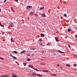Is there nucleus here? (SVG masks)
<instances>
[{
	"label": "nucleus",
	"mask_w": 77,
	"mask_h": 77,
	"mask_svg": "<svg viewBox=\"0 0 77 77\" xmlns=\"http://www.w3.org/2000/svg\"><path fill=\"white\" fill-rule=\"evenodd\" d=\"M41 45V46H42V44H40V45Z\"/></svg>",
	"instance_id": "nucleus-40"
},
{
	"label": "nucleus",
	"mask_w": 77,
	"mask_h": 77,
	"mask_svg": "<svg viewBox=\"0 0 77 77\" xmlns=\"http://www.w3.org/2000/svg\"><path fill=\"white\" fill-rule=\"evenodd\" d=\"M0 77H5V75H1V76H0Z\"/></svg>",
	"instance_id": "nucleus-26"
},
{
	"label": "nucleus",
	"mask_w": 77,
	"mask_h": 77,
	"mask_svg": "<svg viewBox=\"0 0 77 77\" xmlns=\"http://www.w3.org/2000/svg\"><path fill=\"white\" fill-rule=\"evenodd\" d=\"M5 77H9V75H5Z\"/></svg>",
	"instance_id": "nucleus-25"
},
{
	"label": "nucleus",
	"mask_w": 77,
	"mask_h": 77,
	"mask_svg": "<svg viewBox=\"0 0 77 77\" xmlns=\"http://www.w3.org/2000/svg\"><path fill=\"white\" fill-rule=\"evenodd\" d=\"M41 60H42V59H41Z\"/></svg>",
	"instance_id": "nucleus-54"
},
{
	"label": "nucleus",
	"mask_w": 77,
	"mask_h": 77,
	"mask_svg": "<svg viewBox=\"0 0 77 77\" xmlns=\"http://www.w3.org/2000/svg\"><path fill=\"white\" fill-rule=\"evenodd\" d=\"M39 45H40V44H42V43H41V42H39Z\"/></svg>",
	"instance_id": "nucleus-45"
},
{
	"label": "nucleus",
	"mask_w": 77,
	"mask_h": 77,
	"mask_svg": "<svg viewBox=\"0 0 77 77\" xmlns=\"http://www.w3.org/2000/svg\"><path fill=\"white\" fill-rule=\"evenodd\" d=\"M53 55H56V54H55V53H53Z\"/></svg>",
	"instance_id": "nucleus-48"
},
{
	"label": "nucleus",
	"mask_w": 77,
	"mask_h": 77,
	"mask_svg": "<svg viewBox=\"0 0 77 77\" xmlns=\"http://www.w3.org/2000/svg\"><path fill=\"white\" fill-rule=\"evenodd\" d=\"M41 16H42V17H46V15L44 13H43L41 14Z\"/></svg>",
	"instance_id": "nucleus-1"
},
{
	"label": "nucleus",
	"mask_w": 77,
	"mask_h": 77,
	"mask_svg": "<svg viewBox=\"0 0 77 77\" xmlns=\"http://www.w3.org/2000/svg\"><path fill=\"white\" fill-rule=\"evenodd\" d=\"M66 72V73H69V72Z\"/></svg>",
	"instance_id": "nucleus-43"
},
{
	"label": "nucleus",
	"mask_w": 77,
	"mask_h": 77,
	"mask_svg": "<svg viewBox=\"0 0 77 77\" xmlns=\"http://www.w3.org/2000/svg\"><path fill=\"white\" fill-rule=\"evenodd\" d=\"M68 46H69V48H71V46H70V45H69Z\"/></svg>",
	"instance_id": "nucleus-38"
},
{
	"label": "nucleus",
	"mask_w": 77,
	"mask_h": 77,
	"mask_svg": "<svg viewBox=\"0 0 77 77\" xmlns=\"http://www.w3.org/2000/svg\"><path fill=\"white\" fill-rule=\"evenodd\" d=\"M30 6H28L26 7V9H29V8H30Z\"/></svg>",
	"instance_id": "nucleus-17"
},
{
	"label": "nucleus",
	"mask_w": 77,
	"mask_h": 77,
	"mask_svg": "<svg viewBox=\"0 0 77 77\" xmlns=\"http://www.w3.org/2000/svg\"><path fill=\"white\" fill-rule=\"evenodd\" d=\"M12 57L14 59H17V57H14V56H12Z\"/></svg>",
	"instance_id": "nucleus-11"
},
{
	"label": "nucleus",
	"mask_w": 77,
	"mask_h": 77,
	"mask_svg": "<svg viewBox=\"0 0 77 77\" xmlns=\"http://www.w3.org/2000/svg\"><path fill=\"white\" fill-rule=\"evenodd\" d=\"M76 65H77V64H74L73 65V66H76Z\"/></svg>",
	"instance_id": "nucleus-34"
},
{
	"label": "nucleus",
	"mask_w": 77,
	"mask_h": 77,
	"mask_svg": "<svg viewBox=\"0 0 77 77\" xmlns=\"http://www.w3.org/2000/svg\"><path fill=\"white\" fill-rule=\"evenodd\" d=\"M30 59L28 58L27 59V61L29 62V61H30Z\"/></svg>",
	"instance_id": "nucleus-24"
},
{
	"label": "nucleus",
	"mask_w": 77,
	"mask_h": 77,
	"mask_svg": "<svg viewBox=\"0 0 77 77\" xmlns=\"http://www.w3.org/2000/svg\"><path fill=\"white\" fill-rule=\"evenodd\" d=\"M10 56H11V57H12V56H12V54H10Z\"/></svg>",
	"instance_id": "nucleus-37"
},
{
	"label": "nucleus",
	"mask_w": 77,
	"mask_h": 77,
	"mask_svg": "<svg viewBox=\"0 0 77 77\" xmlns=\"http://www.w3.org/2000/svg\"><path fill=\"white\" fill-rule=\"evenodd\" d=\"M47 46H50V44L49 43H48L47 45Z\"/></svg>",
	"instance_id": "nucleus-23"
},
{
	"label": "nucleus",
	"mask_w": 77,
	"mask_h": 77,
	"mask_svg": "<svg viewBox=\"0 0 77 77\" xmlns=\"http://www.w3.org/2000/svg\"><path fill=\"white\" fill-rule=\"evenodd\" d=\"M40 64L42 65H45V63H40Z\"/></svg>",
	"instance_id": "nucleus-5"
},
{
	"label": "nucleus",
	"mask_w": 77,
	"mask_h": 77,
	"mask_svg": "<svg viewBox=\"0 0 77 77\" xmlns=\"http://www.w3.org/2000/svg\"><path fill=\"white\" fill-rule=\"evenodd\" d=\"M32 76H33V77H36V75H32Z\"/></svg>",
	"instance_id": "nucleus-35"
},
{
	"label": "nucleus",
	"mask_w": 77,
	"mask_h": 77,
	"mask_svg": "<svg viewBox=\"0 0 77 77\" xmlns=\"http://www.w3.org/2000/svg\"><path fill=\"white\" fill-rule=\"evenodd\" d=\"M35 16H38V14H35Z\"/></svg>",
	"instance_id": "nucleus-42"
},
{
	"label": "nucleus",
	"mask_w": 77,
	"mask_h": 77,
	"mask_svg": "<svg viewBox=\"0 0 77 77\" xmlns=\"http://www.w3.org/2000/svg\"><path fill=\"white\" fill-rule=\"evenodd\" d=\"M16 2H18V0H14Z\"/></svg>",
	"instance_id": "nucleus-50"
},
{
	"label": "nucleus",
	"mask_w": 77,
	"mask_h": 77,
	"mask_svg": "<svg viewBox=\"0 0 77 77\" xmlns=\"http://www.w3.org/2000/svg\"><path fill=\"white\" fill-rule=\"evenodd\" d=\"M51 75L53 76H56V75L57 74H51Z\"/></svg>",
	"instance_id": "nucleus-16"
},
{
	"label": "nucleus",
	"mask_w": 77,
	"mask_h": 77,
	"mask_svg": "<svg viewBox=\"0 0 77 77\" xmlns=\"http://www.w3.org/2000/svg\"><path fill=\"white\" fill-rule=\"evenodd\" d=\"M30 8H32V6H30Z\"/></svg>",
	"instance_id": "nucleus-49"
},
{
	"label": "nucleus",
	"mask_w": 77,
	"mask_h": 77,
	"mask_svg": "<svg viewBox=\"0 0 77 77\" xmlns=\"http://www.w3.org/2000/svg\"><path fill=\"white\" fill-rule=\"evenodd\" d=\"M10 25L11 26V27H14V24H13V23L11 22Z\"/></svg>",
	"instance_id": "nucleus-4"
},
{
	"label": "nucleus",
	"mask_w": 77,
	"mask_h": 77,
	"mask_svg": "<svg viewBox=\"0 0 77 77\" xmlns=\"http://www.w3.org/2000/svg\"><path fill=\"white\" fill-rule=\"evenodd\" d=\"M0 26H1V27H4V26L2 24H0Z\"/></svg>",
	"instance_id": "nucleus-32"
},
{
	"label": "nucleus",
	"mask_w": 77,
	"mask_h": 77,
	"mask_svg": "<svg viewBox=\"0 0 77 77\" xmlns=\"http://www.w3.org/2000/svg\"><path fill=\"white\" fill-rule=\"evenodd\" d=\"M57 66H59V64H57Z\"/></svg>",
	"instance_id": "nucleus-47"
},
{
	"label": "nucleus",
	"mask_w": 77,
	"mask_h": 77,
	"mask_svg": "<svg viewBox=\"0 0 77 77\" xmlns=\"http://www.w3.org/2000/svg\"><path fill=\"white\" fill-rule=\"evenodd\" d=\"M44 53V51H43L42 52V53Z\"/></svg>",
	"instance_id": "nucleus-44"
},
{
	"label": "nucleus",
	"mask_w": 77,
	"mask_h": 77,
	"mask_svg": "<svg viewBox=\"0 0 77 77\" xmlns=\"http://www.w3.org/2000/svg\"><path fill=\"white\" fill-rule=\"evenodd\" d=\"M11 42H14V41L13 40L12 38H11Z\"/></svg>",
	"instance_id": "nucleus-27"
},
{
	"label": "nucleus",
	"mask_w": 77,
	"mask_h": 77,
	"mask_svg": "<svg viewBox=\"0 0 77 77\" xmlns=\"http://www.w3.org/2000/svg\"><path fill=\"white\" fill-rule=\"evenodd\" d=\"M14 53H15V54H17V51H14Z\"/></svg>",
	"instance_id": "nucleus-29"
},
{
	"label": "nucleus",
	"mask_w": 77,
	"mask_h": 77,
	"mask_svg": "<svg viewBox=\"0 0 77 77\" xmlns=\"http://www.w3.org/2000/svg\"><path fill=\"white\" fill-rule=\"evenodd\" d=\"M11 9L12 11H13V12H15V11H14V8H13V7L11 8Z\"/></svg>",
	"instance_id": "nucleus-9"
},
{
	"label": "nucleus",
	"mask_w": 77,
	"mask_h": 77,
	"mask_svg": "<svg viewBox=\"0 0 77 77\" xmlns=\"http://www.w3.org/2000/svg\"><path fill=\"white\" fill-rule=\"evenodd\" d=\"M29 68H32V69L33 68V65H29Z\"/></svg>",
	"instance_id": "nucleus-7"
},
{
	"label": "nucleus",
	"mask_w": 77,
	"mask_h": 77,
	"mask_svg": "<svg viewBox=\"0 0 77 77\" xmlns=\"http://www.w3.org/2000/svg\"><path fill=\"white\" fill-rule=\"evenodd\" d=\"M33 69H34L35 70V71H39V70H38L37 69L35 68V67H33Z\"/></svg>",
	"instance_id": "nucleus-6"
},
{
	"label": "nucleus",
	"mask_w": 77,
	"mask_h": 77,
	"mask_svg": "<svg viewBox=\"0 0 77 77\" xmlns=\"http://www.w3.org/2000/svg\"><path fill=\"white\" fill-rule=\"evenodd\" d=\"M66 66H68V67H70L71 66L69 64H67L66 65Z\"/></svg>",
	"instance_id": "nucleus-15"
},
{
	"label": "nucleus",
	"mask_w": 77,
	"mask_h": 77,
	"mask_svg": "<svg viewBox=\"0 0 77 77\" xmlns=\"http://www.w3.org/2000/svg\"><path fill=\"white\" fill-rule=\"evenodd\" d=\"M33 48H30V50H33Z\"/></svg>",
	"instance_id": "nucleus-41"
},
{
	"label": "nucleus",
	"mask_w": 77,
	"mask_h": 77,
	"mask_svg": "<svg viewBox=\"0 0 77 77\" xmlns=\"http://www.w3.org/2000/svg\"><path fill=\"white\" fill-rule=\"evenodd\" d=\"M32 14H33V12H31L29 13V15H32Z\"/></svg>",
	"instance_id": "nucleus-14"
},
{
	"label": "nucleus",
	"mask_w": 77,
	"mask_h": 77,
	"mask_svg": "<svg viewBox=\"0 0 77 77\" xmlns=\"http://www.w3.org/2000/svg\"><path fill=\"white\" fill-rule=\"evenodd\" d=\"M27 56H30V54H26Z\"/></svg>",
	"instance_id": "nucleus-33"
},
{
	"label": "nucleus",
	"mask_w": 77,
	"mask_h": 77,
	"mask_svg": "<svg viewBox=\"0 0 77 77\" xmlns=\"http://www.w3.org/2000/svg\"><path fill=\"white\" fill-rule=\"evenodd\" d=\"M32 74H34V75H37V74H36L35 73H33Z\"/></svg>",
	"instance_id": "nucleus-31"
},
{
	"label": "nucleus",
	"mask_w": 77,
	"mask_h": 77,
	"mask_svg": "<svg viewBox=\"0 0 77 77\" xmlns=\"http://www.w3.org/2000/svg\"><path fill=\"white\" fill-rule=\"evenodd\" d=\"M0 59H2V60H4V59L3 58H2L1 57H0Z\"/></svg>",
	"instance_id": "nucleus-30"
},
{
	"label": "nucleus",
	"mask_w": 77,
	"mask_h": 77,
	"mask_svg": "<svg viewBox=\"0 0 77 77\" xmlns=\"http://www.w3.org/2000/svg\"><path fill=\"white\" fill-rule=\"evenodd\" d=\"M13 77H18V76L17 75H14L13 76Z\"/></svg>",
	"instance_id": "nucleus-36"
},
{
	"label": "nucleus",
	"mask_w": 77,
	"mask_h": 77,
	"mask_svg": "<svg viewBox=\"0 0 77 77\" xmlns=\"http://www.w3.org/2000/svg\"><path fill=\"white\" fill-rule=\"evenodd\" d=\"M43 72H48V70H43Z\"/></svg>",
	"instance_id": "nucleus-10"
},
{
	"label": "nucleus",
	"mask_w": 77,
	"mask_h": 77,
	"mask_svg": "<svg viewBox=\"0 0 77 77\" xmlns=\"http://www.w3.org/2000/svg\"><path fill=\"white\" fill-rule=\"evenodd\" d=\"M6 0H5L4 1V3H6Z\"/></svg>",
	"instance_id": "nucleus-39"
},
{
	"label": "nucleus",
	"mask_w": 77,
	"mask_h": 77,
	"mask_svg": "<svg viewBox=\"0 0 77 77\" xmlns=\"http://www.w3.org/2000/svg\"><path fill=\"white\" fill-rule=\"evenodd\" d=\"M39 41L40 42H42V38H40L39 39Z\"/></svg>",
	"instance_id": "nucleus-21"
},
{
	"label": "nucleus",
	"mask_w": 77,
	"mask_h": 77,
	"mask_svg": "<svg viewBox=\"0 0 77 77\" xmlns=\"http://www.w3.org/2000/svg\"><path fill=\"white\" fill-rule=\"evenodd\" d=\"M71 29L70 28H68V32H71Z\"/></svg>",
	"instance_id": "nucleus-8"
},
{
	"label": "nucleus",
	"mask_w": 77,
	"mask_h": 77,
	"mask_svg": "<svg viewBox=\"0 0 77 77\" xmlns=\"http://www.w3.org/2000/svg\"><path fill=\"white\" fill-rule=\"evenodd\" d=\"M64 17H67V16L66 15V14H64Z\"/></svg>",
	"instance_id": "nucleus-28"
},
{
	"label": "nucleus",
	"mask_w": 77,
	"mask_h": 77,
	"mask_svg": "<svg viewBox=\"0 0 77 77\" xmlns=\"http://www.w3.org/2000/svg\"><path fill=\"white\" fill-rule=\"evenodd\" d=\"M0 12H1V9L0 8Z\"/></svg>",
	"instance_id": "nucleus-53"
},
{
	"label": "nucleus",
	"mask_w": 77,
	"mask_h": 77,
	"mask_svg": "<svg viewBox=\"0 0 77 77\" xmlns=\"http://www.w3.org/2000/svg\"><path fill=\"white\" fill-rule=\"evenodd\" d=\"M58 52H59V53H63V54H65V53H64V52H63L61 51L60 50H58Z\"/></svg>",
	"instance_id": "nucleus-3"
},
{
	"label": "nucleus",
	"mask_w": 77,
	"mask_h": 77,
	"mask_svg": "<svg viewBox=\"0 0 77 77\" xmlns=\"http://www.w3.org/2000/svg\"><path fill=\"white\" fill-rule=\"evenodd\" d=\"M15 75V73H12V76L11 77H14V76Z\"/></svg>",
	"instance_id": "nucleus-18"
},
{
	"label": "nucleus",
	"mask_w": 77,
	"mask_h": 77,
	"mask_svg": "<svg viewBox=\"0 0 77 77\" xmlns=\"http://www.w3.org/2000/svg\"><path fill=\"white\" fill-rule=\"evenodd\" d=\"M37 75H38V76L39 77H42V75L39 74H37Z\"/></svg>",
	"instance_id": "nucleus-13"
},
{
	"label": "nucleus",
	"mask_w": 77,
	"mask_h": 77,
	"mask_svg": "<svg viewBox=\"0 0 77 77\" xmlns=\"http://www.w3.org/2000/svg\"><path fill=\"white\" fill-rule=\"evenodd\" d=\"M23 64L24 66H26V65H27V63L24 62L23 63Z\"/></svg>",
	"instance_id": "nucleus-12"
},
{
	"label": "nucleus",
	"mask_w": 77,
	"mask_h": 77,
	"mask_svg": "<svg viewBox=\"0 0 77 77\" xmlns=\"http://www.w3.org/2000/svg\"><path fill=\"white\" fill-rule=\"evenodd\" d=\"M35 50V48H33V50Z\"/></svg>",
	"instance_id": "nucleus-52"
},
{
	"label": "nucleus",
	"mask_w": 77,
	"mask_h": 77,
	"mask_svg": "<svg viewBox=\"0 0 77 77\" xmlns=\"http://www.w3.org/2000/svg\"><path fill=\"white\" fill-rule=\"evenodd\" d=\"M25 53V51H23L21 52L20 54H22V53Z\"/></svg>",
	"instance_id": "nucleus-19"
},
{
	"label": "nucleus",
	"mask_w": 77,
	"mask_h": 77,
	"mask_svg": "<svg viewBox=\"0 0 77 77\" xmlns=\"http://www.w3.org/2000/svg\"><path fill=\"white\" fill-rule=\"evenodd\" d=\"M32 75H30L32 76Z\"/></svg>",
	"instance_id": "nucleus-56"
},
{
	"label": "nucleus",
	"mask_w": 77,
	"mask_h": 77,
	"mask_svg": "<svg viewBox=\"0 0 77 77\" xmlns=\"http://www.w3.org/2000/svg\"><path fill=\"white\" fill-rule=\"evenodd\" d=\"M75 29H76V30H77V28L76 27H75Z\"/></svg>",
	"instance_id": "nucleus-46"
},
{
	"label": "nucleus",
	"mask_w": 77,
	"mask_h": 77,
	"mask_svg": "<svg viewBox=\"0 0 77 77\" xmlns=\"http://www.w3.org/2000/svg\"><path fill=\"white\" fill-rule=\"evenodd\" d=\"M58 38L57 37H56L55 38V39L56 40V41H57V42H58V41H59V40H58Z\"/></svg>",
	"instance_id": "nucleus-2"
},
{
	"label": "nucleus",
	"mask_w": 77,
	"mask_h": 77,
	"mask_svg": "<svg viewBox=\"0 0 77 77\" xmlns=\"http://www.w3.org/2000/svg\"><path fill=\"white\" fill-rule=\"evenodd\" d=\"M60 68H62V67L61 66H60Z\"/></svg>",
	"instance_id": "nucleus-51"
},
{
	"label": "nucleus",
	"mask_w": 77,
	"mask_h": 77,
	"mask_svg": "<svg viewBox=\"0 0 77 77\" xmlns=\"http://www.w3.org/2000/svg\"><path fill=\"white\" fill-rule=\"evenodd\" d=\"M44 7H41L40 8V9H41V10H42V9H44Z\"/></svg>",
	"instance_id": "nucleus-22"
},
{
	"label": "nucleus",
	"mask_w": 77,
	"mask_h": 77,
	"mask_svg": "<svg viewBox=\"0 0 77 77\" xmlns=\"http://www.w3.org/2000/svg\"><path fill=\"white\" fill-rule=\"evenodd\" d=\"M74 56L76 57V55H74Z\"/></svg>",
	"instance_id": "nucleus-55"
},
{
	"label": "nucleus",
	"mask_w": 77,
	"mask_h": 77,
	"mask_svg": "<svg viewBox=\"0 0 77 77\" xmlns=\"http://www.w3.org/2000/svg\"><path fill=\"white\" fill-rule=\"evenodd\" d=\"M41 37H42L43 36H44V35L42 34V33L41 34Z\"/></svg>",
	"instance_id": "nucleus-20"
}]
</instances>
